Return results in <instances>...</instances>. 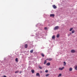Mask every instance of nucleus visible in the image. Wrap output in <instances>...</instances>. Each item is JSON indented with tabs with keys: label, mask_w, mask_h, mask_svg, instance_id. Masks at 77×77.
Returning <instances> with one entry per match:
<instances>
[{
	"label": "nucleus",
	"mask_w": 77,
	"mask_h": 77,
	"mask_svg": "<svg viewBox=\"0 0 77 77\" xmlns=\"http://www.w3.org/2000/svg\"><path fill=\"white\" fill-rule=\"evenodd\" d=\"M60 28L59 26H56L54 28V30H57L59 29Z\"/></svg>",
	"instance_id": "1"
},
{
	"label": "nucleus",
	"mask_w": 77,
	"mask_h": 77,
	"mask_svg": "<svg viewBox=\"0 0 77 77\" xmlns=\"http://www.w3.org/2000/svg\"><path fill=\"white\" fill-rule=\"evenodd\" d=\"M52 60V58H50L46 59L47 60H49V61H51V60Z\"/></svg>",
	"instance_id": "2"
},
{
	"label": "nucleus",
	"mask_w": 77,
	"mask_h": 77,
	"mask_svg": "<svg viewBox=\"0 0 77 77\" xmlns=\"http://www.w3.org/2000/svg\"><path fill=\"white\" fill-rule=\"evenodd\" d=\"M63 69H64V67H63L62 68H59V70H63Z\"/></svg>",
	"instance_id": "3"
},
{
	"label": "nucleus",
	"mask_w": 77,
	"mask_h": 77,
	"mask_svg": "<svg viewBox=\"0 0 77 77\" xmlns=\"http://www.w3.org/2000/svg\"><path fill=\"white\" fill-rule=\"evenodd\" d=\"M52 7H53L54 9H56L57 8V7L55 5H52Z\"/></svg>",
	"instance_id": "4"
},
{
	"label": "nucleus",
	"mask_w": 77,
	"mask_h": 77,
	"mask_svg": "<svg viewBox=\"0 0 77 77\" xmlns=\"http://www.w3.org/2000/svg\"><path fill=\"white\" fill-rule=\"evenodd\" d=\"M24 47L25 48H27L28 47V45L27 44H25L24 45Z\"/></svg>",
	"instance_id": "5"
},
{
	"label": "nucleus",
	"mask_w": 77,
	"mask_h": 77,
	"mask_svg": "<svg viewBox=\"0 0 77 77\" xmlns=\"http://www.w3.org/2000/svg\"><path fill=\"white\" fill-rule=\"evenodd\" d=\"M71 53H75V50H72L71 51Z\"/></svg>",
	"instance_id": "6"
},
{
	"label": "nucleus",
	"mask_w": 77,
	"mask_h": 77,
	"mask_svg": "<svg viewBox=\"0 0 77 77\" xmlns=\"http://www.w3.org/2000/svg\"><path fill=\"white\" fill-rule=\"evenodd\" d=\"M50 17H54V15L53 14H51L50 15Z\"/></svg>",
	"instance_id": "7"
},
{
	"label": "nucleus",
	"mask_w": 77,
	"mask_h": 77,
	"mask_svg": "<svg viewBox=\"0 0 77 77\" xmlns=\"http://www.w3.org/2000/svg\"><path fill=\"white\" fill-rule=\"evenodd\" d=\"M72 68L71 67H70L69 68V71H72Z\"/></svg>",
	"instance_id": "8"
},
{
	"label": "nucleus",
	"mask_w": 77,
	"mask_h": 77,
	"mask_svg": "<svg viewBox=\"0 0 77 77\" xmlns=\"http://www.w3.org/2000/svg\"><path fill=\"white\" fill-rule=\"evenodd\" d=\"M36 76H38V77H39L40 76V75H39V73H37L36 74Z\"/></svg>",
	"instance_id": "9"
},
{
	"label": "nucleus",
	"mask_w": 77,
	"mask_h": 77,
	"mask_svg": "<svg viewBox=\"0 0 77 77\" xmlns=\"http://www.w3.org/2000/svg\"><path fill=\"white\" fill-rule=\"evenodd\" d=\"M46 65L47 66H49V65H50V63H48L46 64Z\"/></svg>",
	"instance_id": "10"
},
{
	"label": "nucleus",
	"mask_w": 77,
	"mask_h": 77,
	"mask_svg": "<svg viewBox=\"0 0 77 77\" xmlns=\"http://www.w3.org/2000/svg\"><path fill=\"white\" fill-rule=\"evenodd\" d=\"M61 76H62V74H60L58 76V77H61Z\"/></svg>",
	"instance_id": "11"
},
{
	"label": "nucleus",
	"mask_w": 77,
	"mask_h": 77,
	"mask_svg": "<svg viewBox=\"0 0 77 77\" xmlns=\"http://www.w3.org/2000/svg\"><path fill=\"white\" fill-rule=\"evenodd\" d=\"M31 72H32V73H34V72H35V70H32L31 71Z\"/></svg>",
	"instance_id": "12"
},
{
	"label": "nucleus",
	"mask_w": 77,
	"mask_h": 77,
	"mask_svg": "<svg viewBox=\"0 0 77 77\" xmlns=\"http://www.w3.org/2000/svg\"><path fill=\"white\" fill-rule=\"evenodd\" d=\"M52 39H55V36L53 35L52 37Z\"/></svg>",
	"instance_id": "13"
},
{
	"label": "nucleus",
	"mask_w": 77,
	"mask_h": 77,
	"mask_svg": "<svg viewBox=\"0 0 77 77\" xmlns=\"http://www.w3.org/2000/svg\"><path fill=\"white\" fill-rule=\"evenodd\" d=\"M41 55L42 57H44V54H41Z\"/></svg>",
	"instance_id": "14"
},
{
	"label": "nucleus",
	"mask_w": 77,
	"mask_h": 77,
	"mask_svg": "<svg viewBox=\"0 0 77 77\" xmlns=\"http://www.w3.org/2000/svg\"><path fill=\"white\" fill-rule=\"evenodd\" d=\"M64 64L63 65L64 66H66V62H64Z\"/></svg>",
	"instance_id": "15"
},
{
	"label": "nucleus",
	"mask_w": 77,
	"mask_h": 77,
	"mask_svg": "<svg viewBox=\"0 0 77 77\" xmlns=\"http://www.w3.org/2000/svg\"><path fill=\"white\" fill-rule=\"evenodd\" d=\"M15 61L17 62H18V58H16L15 59Z\"/></svg>",
	"instance_id": "16"
},
{
	"label": "nucleus",
	"mask_w": 77,
	"mask_h": 77,
	"mask_svg": "<svg viewBox=\"0 0 77 77\" xmlns=\"http://www.w3.org/2000/svg\"><path fill=\"white\" fill-rule=\"evenodd\" d=\"M72 34L70 32L69 34L68 35V36H70V35H71Z\"/></svg>",
	"instance_id": "17"
},
{
	"label": "nucleus",
	"mask_w": 77,
	"mask_h": 77,
	"mask_svg": "<svg viewBox=\"0 0 77 77\" xmlns=\"http://www.w3.org/2000/svg\"><path fill=\"white\" fill-rule=\"evenodd\" d=\"M46 63H47V60H45L44 61V64H45Z\"/></svg>",
	"instance_id": "18"
},
{
	"label": "nucleus",
	"mask_w": 77,
	"mask_h": 77,
	"mask_svg": "<svg viewBox=\"0 0 77 77\" xmlns=\"http://www.w3.org/2000/svg\"><path fill=\"white\" fill-rule=\"evenodd\" d=\"M74 32H75V31H74V30H72V33H74Z\"/></svg>",
	"instance_id": "19"
},
{
	"label": "nucleus",
	"mask_w": 77,
	"mask_h": 77,
	"mask_svg": "<svg viewBox=\"0 0 77 77\" xmlns=\"http://www.w3.org/2000/svg\"><path fill=\"white\" fill-rule=\"evenodd\" d=\"M30 52L31 53H32L33 52V50H32L30 51Z\"/></svg>",
	"instance_id": "20"
},
{
	"label": "nucleus",
	"mask_w": 77,
	"mask_h": 77,
	"mask_svg": "<svg viewBox=\"0 0 77 77\" xmlns=\"http://www.w3.org/2000/svg\"><path fill=\"white\" fill-rule=\"evenodd\" d=\"M48 75H49V74H46L45 75V76L46 77H48Z\"/></svg>",
	"instance_id": "21"
},
{
	"label": "nucleus",
	"mask_w": 77,
	"mask_h": 77,
	"mask_svg": "<svg viewBox=\"0 0 77 77\" xmlns=\"http://www.w3.org/2000/svg\"><path fill=\"white\" fill-rule=\"evenodd\" d=\"M75 70H77V66H76L75 67Z\"/></svg>",
	"instance_id": "22"
},
{
	"label": "nucleus",
	"mask_w": 77,
	"mask_h": 77,
	"mask_svg": "<svg viewBox=\"0 0 77 77\" xmlns=\"http://www.w3.org/2000/svg\"><path fill=\"white\" fill-rule=\"evenodd\" d=\"M57 38H59V34H58L57 35Z\"/></svg>",
	"instance_id": "23"
},
{
	"label": "nucleus",
	"mask_w": 77,
	"mask_h": 77,
	"mask_svg": "<svg viewBox=\"0 0 77 77\" xmlns=\"http://www.w3.org/2000/svg\"><path fill=\"white\" fill-rule=\"evenodd\" d=\"M73 28H71L69 29V31H71L73 29Z\"/></svg>",
	"instance_id": "24"
},
{
	"label": "nucleus",
	"mask_w": 77,
	"mask_h": 77,
	"mask_svg": "<svg viewBox=\"0 0 77 77\" xmlns=\"http://www.w3.org/2000/svg\"><path fill=\"white\" fill-rule=\"evenodd\" d=\"M19 72L18 71H17L15 72V73H18Z\"/></svg>",
	"instance_id": "25"
},
{
	"label": "nucleus",
	"mask_w": 77,
	"mask_h": 77,
	"mask_svg": "<svg viewBox=\"0 0 77 77\" xmlns=\"http://www.w3.org/2000/svg\"><path fill=\"white\" fill-rule=\"evenodd\" d=\"M44 29L45 30H47V28L45 27L44 28Z\"/></svg>",
	"instance_id": "26"
},
{
	"label": "nucleus",
	"mask_w": 77,
	"mask_h": 77,
	"mask_svg": "<svg viewBox=\"0 0 77 77\" xmlns=\"http://www.w3.org/2000/svg\"><path fill=\"white\" fill-rule=\"evenodd\" d=\"M48 70H46L45 71V72H48Z\"/></svg>",
	"instance_id": "27"
},
{
	"label": "nucleus",
	"mask_w": 77,
	"mask_h": 77,
	"mask_svg": "<svg viewBox=\"0 0 77 77\" xmlns=\"http://www.w3.org/2000/svg\"><path fill=\"white\" fill-rule=\"evenodd\" d=\"M39 68H40V69H42V67H39Z\"/></svg>",
	"instance_id": "28"
},
{
	"label": "nucleus",
	"mask_w": 77,
	"mask_h": 77,
	"mask_svg": "<svg viewBox=\"0 0 77 77\" xmlns=\"http://www.w3.org/2000/svg\"><path fill=\"white\" fill-rule=\"evenodd\" d=\"M3 77H7V76H6L4 75L3 76Z\"/></svg>",
	"instance_id": "29"
},
{
	"label": "nucleus",
	"mask_w": 77,
	"mask_h": 77,
	"mask_svg": "<svg viewBox=\"0 0 77 77\" xmlns=\"http://www.w3.org/2000/svg\"><path fill=\"white\" fill-rule=\"evenodd\" d=\"M40 72H41V73H42V71H40Z\"/></svg>",
	"instance_id": "30"
},
{
	"label": "nucleus",
	"mask_w": 77,
	"mask_h": 77,
	"mask_svg": "<svg viewBox=\"0 0 77 77\" xmlns=\"http://www.w3.org/2000/svg\"><path fill=\"white\" fill-rule=\"evenodd\" d=\"M21 72H22L21 71H20V74H21Z\"/></svg>",
	"instance_id": "31"
}]
</instances>
